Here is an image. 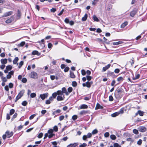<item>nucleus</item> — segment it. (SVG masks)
Here are the masks:
<instances>
[{
  "label": "nucleus",
  "mask_w": 147,
  "mask_h": 147,
  "mask_svg": "<svg viewBox=\"0 0 147 147\" xmlns=\"http://www.w3.org/2000/svg\"><path fill=\"white\" fill-rule=\"evenodd\" d=\"M56 93L57 95H58V96H59V95L62 96L63 95L62 91L61 90H58L57 91Z\"/></svg>",
  "instance_id": "obj_27"
},
{
  "label": "nucleus",
  "mask_w": 147,
  "mask_h": 147,
  "mask_svg": "<svg viewBox=\"0 0 147 147\" xmlns=\"http://www.w3.org/2000/svg\"><path fill=\"white\" fill-rule=\"evenodd\" d=\"M115 83H116V81H115V80H113L112 81V82L111 83V86H116L117 84H116L115 85Z\"/></svg>",
  "instance_id": "obj_32"
},
{
  "label": "nucleus",
  "mask_w": 147,
  "mask_h": 147,
  "mask_svg": "<svg viewBox=\"0 0 147 147\" xmlns=\"http://www.w3.org/2000/svg\"><path fill=\"white\" fill-rule=\"evenodd\" d=\"M36 115L35 114H33L31 115L29 117V119L30 120H31L33 119V118L36 116Z\"/></svg>",
  "instance_id": "obj_57"
},
{
  "label": "nucleus",
  "mask_w": 147,
  "mask_h": 147,
  "mask_svg": "<svg viewBox=\"0 0 147 147\" xmlns=\"http://www.w3.org/2000/svg\"><path fill=\"white\" fill-rule=\"evenodd\" d=\"M107 74L110 76H113L114 75V72L109 71L107 72Z\"/></svg>",
  "instance_id": "obj_36"
},
{
  "label": "nucleus",
  "mask_w": 147,
  "mask_h": 147,
  "mask_svg": "<svg viewBox=\"0 0 147 147\" xmlns=\"http://www.w3.org/2000/svg\"><path fill=\"white\" fill-rule=\"evenodd\" d=\"M73 90V88L71 87H69L67 89L68 92V93H71V92Z\"/></svg>",
  "instance_id": "obj_42"
},
{
  "label": "nucleus",
  "mask_w": 147,
  "mask_h": 147,
  "mask_svg": "<svg viewBox=\"0 0 147 147\" xmlns=\"http://www.w3.org/2000/svg\"><path fill=\"white\" fill-rule=\"evenodd\" d=\"M78 143H75L74 144H71L68 145L67 147H76V146L78 145Z\"/></svg>",
  "instance_id": "obj_17"
},
{
  "label": "nucleus",
  "mask_w": 147,
  "mask_h": 147,
  "mask_svg": "<svg viewBox=\"0 0 147 147\" xmlns=\"http://www.w3.org/2000/svg\"><path fill=\"white\" fill-rule=\"evenodd\" d=\"M47 132L49 134H53V130L52 129H50L48 130Z\"/></svg>",
  "instance_id": "obj_38"
},
{
  "label": "nucleus",
  "mask_w": 147,
  "mask_h": 147,
  "mask_svg": "<svg viewBox=\"0 0 147 147\" xmlns=\"http://www.w3.org/2000/svg\"><path fill=\"white\" fill-rule=\"evenodd\" d=\"M51 103V101L49 100L48 99L46 100L45 104L47 105H49Z\"/></svg>",
  "instance_id": "obj_64"
},
{
  "label": "nucleus",
  "mask_w": 147,
  "mask_h": 147,
  "mask_svg": "<svg viewBox=\"0 0 147 147\" xmlns=\"http://www.w3.org/2000/svg\"><path fill=\"white\" fill-rule=\"evenodd\" d=\"M59 119L60 121H61L64 119V116L63 115H61L59 117Z\"/></svg>",
  "instance_id": "obj_58"
},
{
  "label": "nucleus",
  "mask_w": 147,
  "mask_h": 147,
  "mask_svg": "<svg viewBox=\"0 0 147 147\" xmlns=\"http://www.w3.org/2000/svg\"><path fill=\"white\" fill-rule=\"evenodd\" d=\"M144 112L140 110H138V112L135 114V115L137 116L138 114L140 116H142L144 115Z\"/></svg>",
  "instance_id": "obj_11"
},
{
  "label": "nucleus",
  "mask_w": 147,
  "mask_h": 147,
  "mask_svg": "<svg viewBox=\"0 0 147 147\" xmlns=\"http://www.w3.org/2000/svg\"><path fill=\"white\" fill-rule=\"evenodd\" d=\"M133 132L134 134L137 135L139 133L138 131L136 129H134L133 130Z\"/></svg>",
  "instance_id": "obj_45"
},
{
  "label": "nucleus",
  "mask_w": 147,
  "mask_h": 147,
  "mask_svg": "<svg viewBox=\"0 0 147 147\" xmlns=\"http://www.w3.org/2000/svg\"><path fill=\"white\" fill-rule=\"evenodd\" d=\"M98 1L99 0H94L92 1V4L93 5H95Z\"/></svg>",
  "instance_id": "obj_51"
},
{
  "label": "nucleus",
  "mask_w": 147,
  "mask_h": 147,
  "mask_svg": "<svg viewBox=\"0 0 147 147\" xmlns=\"http://www.w3.org/2000/svg\"><path fill=\"white\" fill-rule=\"evenodd\" d=\"M86 78L87 80L88 81H90L92 78V77L90 76H87Z\"/></svg>",
  "instance_id": "obj_54"
},
{
  "label": "nucleus",
  "mask_w": 147,
  "mask_h": 147,
  "mask_svg": "<svg viewBox=\"0 0 147 147\" xmlns=\"http://www.w3.org/2000/svg\"><path fill=\"white\" fill-rule=\"evenodd\" d=\"M111 65L110 64H108L107 65L103 67L102 70L103 71H105L109 69Z\"/></svg>",
  "instance_id": "obj_13"
},
{
  "label": "nucleus",
  "mask_w": 147,
  "mask_h": 147,
  "mask_svg": "<svg viewBox=\"0 0 147 147\" xmlns=\"http://www.w3.org/2000/svg\"><path fill=\"white\" fill-rule=\"evenodd\" d=\"M24 92V90H22L20 92L16 98V100L15 101V102H16L19 99L21 98V97L23 95Z\"/></svg>",
  "instance_id": "obj_2"
},
{
  "label": "nucleus",
  "mask_w": 147,
  "mask_h": 147,
  "mask_svg": "<svg viewBox=\"0 0 147 147\" xmlns=\"http://www.w3.org/2000/svg\"><path fill=\"white\" fill-rule=\"evenodd\" d=\"M138 10L136 8H134L131 11L130 13V16L132 17L134 16L136 13H137Z\"/></svg>",
  "instance_id": "obj_5"
},
{
  "label": "nucleus",
  "mask_w": 147,
  "mask_h": 147,
  "mask_svg": "<svg viewBox=\"0 0 147 147\" xmlns=\"http://www.w3.org/2000/svg\"><path fill=\"white\" fill-rule=\"evenodd\" d=\"M70 77L71 78H74L76 77V76L74 75L73 72L71 71H70Z\"/></svg>",
  "instance_id": "obj_18"
},
{
  "label": "nucleus",
  "mask_w": 147,
  "mask_h": 147,
  "mask_svg": "<svg viewBox=\"0 0 147 147\" xmlns=\"http://www.w3.org/2000/svg\"><path fill=\"white\" fill-rule=\"evenodd\" d=\"M22 104L23 106H25L27 105V103L26 101L25 100L22 102Z\"/></svg>",
  "instance_id": "obj_53"
},
{
  "label": "nucleus",
  "mask_w": 147,
  "mask_h": 147,
  "mask_svg": "<svg viewBox=\"0 0 147 147\" xmlns=\"http://www.w3.org/2000/svg\"><path fill=\"white\" fill-rule=\"evenodd\" d=\"M15 112V110L13 109H12L10 110L9 112V115H13Z\"/></svg>",
  "instance_id": "obj_39"
},
{
  "label": "nucleus",
  "mask_w": 147,
  "mask_h": 147,
  "mask_svg": "<svg viewBox=\"0 0 147 147\" xmlns=\"http://www.w3.org/2000/svg\"><path fill=\"white\" fill-rule=\"evenodd\" d=\"M27 81V79L25 78H23L22 80V82L23 83H26Z\"/></svg>",
  "instance_id": "obj_44"
},
{
  "label": "nucleus",
  "mask_w": 147,
  "mask_h": 147,
  "mask_svg": "<svg viewBox=\"0 0 147 147\" xmlns=\"http://www.w3.org/2000/svg\"><path fill=\"white\" fill-rule=\"evenodd\" d=\"M25 44V42L24 41H22L18 45L19 46L23 47Z\"/></svg>",
  "instance_id": "obj_40"
},
{
  "label": "nucleus",
  "mask_w": 147,
  "mask_h": 147,
  "mask_svg": "<svg viewBox=\"0 0 147 147\" xmlns=\"http://www.w3.org/2000/svg\"><path fill=\"white\" fill-rule=\"evenodd\" d=\"M109 136V134L108 132H106L105 133L104 136L105 137L107 138Z\"/></svg>",
  "instance_id": "obj_61"
},
{
  "label": "nucleus",
  "mask_w": 147,
  "mask_h": 147,
  "mask_svg": "<svg viewBox=\"0 0 147 147\" xmlns=\"http://www.w3.org/2000/svg\"><path fill=\"white\" fill-rule=\"evenodd\" d=\"M61 90V91L63 94L64 93H65L66 95L67 96L69 95V93L67 92V89L65 87H64L62 88Z\"/></svg>",
  "instance_id": "obj_9"
},
{
  "label": "nucleus",
  "mask_w": 147,
  "mask_h": 147,
  "mask_svg": "<svg viewBox=\"0 0 147 147\" xmlns=\"http://www.w3.org/2000/svg\"><path fill=\"white\" fill-rule=\"evenodd\" d=\"M93 19L94 21L97 22H98L99 21L98 18L95 15H94L93 16Z\"/></svg>",
  "instance_id": "obj_30"
},
{
  "label": "nucleus",
  "mask_w": 147,
  "mask_h": 147,
  "mask_svg": "<svg viewBox=\"0 0 147 147\" xmlns=\"http://www.w3.org/2000/svg\"><path fill=\"white\" fill-rule=\"evenodd\" d=\"M90 112L89 111L83 110L81 111L80 113V115H85L86 114L89 113Z\"/></svg>",
  "instance_id": "obj_12"
},
{
  "label": "nucleus",
  "mask_w": 147,
  "mask_h": 147,
  "mask_svg": "<svg viewBox=\"0 0 147 147\" xmlns=\"http://www.w3.org/2000/svg\"><path fill=\"white\" fill-rule=\"evenodd\" d=\"M57 95V94L56 92H55L53 93L52 94V96L54 98H55L56 97Z\"/></svg>",
  "instance_id": "obj_55"
},
{
  "label": "nucleus",
  "mask_w": 147,
  "mask_h": 147,
  "mask_svg": "<svg viewBox=\"0 0 147 147\" xmlns=\"http://www.w3.org/2000/svg\"><path fill=\"white\" fill-rule=\"evenodd\" d=\"M88 108V106L85 104H83L81 105L80 106V109H86Z\"/></svg>",
  "instance_id": "obj_20"
},
{
  "label": "nucleus",
  "mask_w": 147,
  "mask_h": 147,
  "mask_svg": "<svg viewBox=\"0 0 147 147\" xmlns=\"http://www.w3.org/2000/svg\"><path fill=\"white\" fill-rule=\"evenodd\" d=\"M13 18L12 17H11L10 18L8 19L5 21V22L7 24H9L11 23L12 21Z\"/></svg>",
  "instance_id": "obj_22"
},
{
  "label": "nucleus",
  "mask_w": 147,
  "mask_h": 147,
  "mask_svg": "<svg viewBox=\"0 0 147 147\" xmlns=\"http://www.w3.org/2000/svg\"><path fill=\"white\" fill-rule=\"evenodd\" d=\"M78 118V116L76 115H74L72 116V119L74 120H75Z\"/></svg>",
  "instance_id": "obj_49"
},
{
  "label": "nucleus",
  "mask_w": 147,
  "mask_h": 147,
  "mask_svg": "<svg viewBox=\"0 0 147 147\" xmlns=\"http://www.w3.org/2000/svg\"><path fill=\"white\" fill-rule=\"evenodd\" d=\"M119 115V113L118 112H116L111 114V116L113 117H115Z\"/></svg>",
  "instance_id": "obj_26"
},
{
  "label": "nucleus",
  "mask_w": 147,
  "mask_h": 147,
  "mask_svg": "<svg viewBox=\"0 0 147 147\" xmlns=\"http://www.w3.org/2000/svg\"><path fill=\"white\" fill-rule=\"evenodd\" d=\"M53 131H54L55 132H57L58 130V127L57 126L55 125V126L53 128Z\"/></svg>",
  "instance_id": "obj_41"
},
{
  "label": "nucleus",
  "mask_w": 147,
  "mask_h": 147,
  "mask_svg": "<svg viewBox=\"0 0 147 147\" xmlns=\"http://www.w3.org/2000/svg\"><path fill=\"white\" fill-rule=\"evenodd\" d=\"M120 69L118 68H117L115 69L114 72L115 73L118 74L120 72Z\"/></svg>",
  "instance_id": "obj_60"
},
{
  "label": "nucleus",
  "mask_w": 147,
  "mask_h": 147,
  "mask_svg": "<svg viewBox=\"0 0 147 147\" xmlns=\"http://www.w3.org/2000/svg\"><path fill=\"white\" fill-rule=\"evenodd\" d=\"M128 24V22L127 21H125L123 23H122L121 26V28H124Z\"/></svg>",
  "instance_id": "obj_19"
},
{
  "label": "nucleus",
  "mask_w": 147,
  "mask_h": 147,
  "mask_svg": "<svg viewBox=\"0 0 147 147\" xmlns=\"http://www.w3.org/2000/svg\"><path fill=\"white\" fill-rule=\"evenodd\" d=\"M5 134L7 135V137L9 138L13 135V133L12 132H10L9 131H7L6 132Z\"/></svg>",
  "instance_id": "obj_8"
},
{
  "label": "nucleus",
  "mask_w": 147,
  "mask_h": 147,
  "mask_svg": "<svg viewBox=\"0 0 147 147\" xmlns=\"http://www.w3.org/2000/svg\"><path fill=\"white\" fill-rule=\"evenodd\" d=\"M48 96V93H46L42 94H40V97L41 98L42 100H44L45 98L47 97Z\"/></svg>",
  "instance_id": "obj_6"
},
{
  "label": "nucleus",
  "mask_w": 147,
  "mask_h": 147,
  "mask_svg": "<svg viewBox=\"0 0 147 147\" xmlns=\"http://www.w3.org/2000/svg\"><path fill=\"white\" fill-rule=\"evenodd\" d=\"M138 129L140 131L142 132H145L146 131V128L144 126L139 127L138 128Z\"/></svg>",
  "instance_id": "obj_7"
},
{
  "label": "nucleus",
  "mask_w": 147,
  "mask_h": 147,
  "mask_svg": "<svg viewBox=\"0 0 147 147\" xmlns=\"http://www.w3.org/2000/svg\"><path fill=\"white\" fill-rule=\"evenodd\" d=\"M12 68V66L11 65H7L6 67V69H7L8 71L11 70Z\"/></svg>",
  "instance_id": "obj_31"
},
{
  "label": "nucleus",
  "mask_w": 147,
  "mask_h": 147,
  "mask_svg": "<svg viewBox=\"0 0 147 147\" xmlns=\"http://www.w3.org/2000/svg\"><path fill=\"white\" fill-rule=\"evenodd\" d=\"M24 64V62L23 61H21L20 63H19V65L18 66V68H20Z\"/></svg>",
  "instance_id": "obj_37"
},
{
  "label": "nucleus",
  "mask_w": 147,
  "mask_h": 147,
  "mask_svg": "<svg viewBox=\"0 0 147 147\" xmlns=\"http://www.w3.org/2000/svg\"><path fill=\"white\" fill-rule=\"evenodd\" d=\"M109 100L110 101H112L113 100V98L112 96L110 95L109 96Z\"/></svg>",
  "instance_id": "obj_63"
},
{
  "label": "nucleus",
  "mask_w": 147,
  "mask_h": 147,
  "mask_svg": "<svg viewBox=\"0 0 147 147\" xmlns=\"http://www.w3.org/2000/svg\"><path fill=\"white\" fill-rule=\"evenodd\" d=\"M81 72L82 76L85 75L86 72L84 69H82L81 71Z\"/></svg>",
  "instance_id": "obj_48"
},
{
  "label": "nucleus",
  "mask_w": 147,
  "mask_h": 147,
  "mask_svg": "<svg viewBox=\"0 0 147 147\" xmlns=\"http://www.w3.org/2000/svg\"><path fill=\"white\" fill-rule=\"evenodd\" d=\"M19 60V59L18 57H16L13 61V63L14 64H16L17 63L18 61Z\"/></svg>",
  "instance_id": "obj_25"
},
{
  "label": "nucleus",
  "mask_w": 147,
  "mask_h": 147,
  "mask_svg": "<svg viewBox=\"0 0 147 147\" xmlns=\"http://www.w3.org/2000/svg\"><path fill=\"white\" fill-rule=\"evenodd\" d=\"M98 131L97 129H95L93 130L92 132V134L93 135L95 134L98 133Z\"/></svg>",
  "instance_id": "obj_34"
},
{
  "label": "nucleus",
  "mask_w": 147,
  "mask_h": 147,
  "mask_svg": "<svg viewBox=\"0 0 147 147\" xmlns=\"http://www.w3.org/2000/svg\"><path fill=\"white\" fill-rule=\"evenodd\" d=\"M29 76L31 78H38V75L37 73L34 71H32L29 75Z\"/></svg>",
  "instance_id": "obj_3"
},
{
  "label": "nucleus",
  "mask_w": 147,
  "mask_h": 147,
  "mask_svg": "<svg viewBox=\"0 0 147 147\" xmlns=\"http://www.w3.org/2000/svg\"><path fill=\"white\" fill-rule=\"evenodd\" d=\"M113 146L114 147H121V146L119 144L117 143H115L113 144Z\"/></svg>",
  "instance_id": "obj_47"
},
{
  "label": "nucleus",
  "mask_w": 147,
  "mask_h": 147,
  "mask_svg": "<svg viewBox=\"0 0 147 147\" xmlns=\"http://www.w3.org/2000/svg\"><path fill=\"white\" fill-rule=\"evenodd\" d=\"M86 136L88 138H90L92 136V134L91 133H88L87 135H86Z\"/></svg>",
  "instance_id": "obj_50"
},
{
  "label": "nucleus",
  "mask_w": 147,
  "mask_h": 147,
  "mask_svg": "<svg viewBox=\"0 0 147 147\" xmlns=\"http://www.w3.org/2000/svg\"><path fill=\"white\" fill-rule=\"evenodd\" d=\"M69 69V68L68 67H66L64 69V72H68Z\"/></svg>",
  "instance_id": "obj_56"
},
{
  "label": "nucleus",
  "mask_w": 147,
  "mask_h": 147,
  "mask_svg": "<svg viewBox=\"0 0 147 147\" xmlns=\"http://www.w3.org/2000/svg\"><path fill=\"white\" fill-rule=\"evenodd\" d=\"M7 59H1V61L2 64H5L7 62Z\"/></svg>",
  "instance_id": "obj_21"
},
{
  "label": "nucleus",
  "mask_w": 147,
  "mask_h": 147,
  "mask_svg": "<svg viewBox=\"0 0 147 147\" xmlns=\"http://www.w3.org/2000/svg\"><path fill=\"white\" fill-rule=\"evenodd\" d=\"M43 136V134L41 132L40 133L38 136V137L39 138H40L42 137Z\"/></svg>",
  "instance_id": "obj_62"
},
{
  "label": "nucleus",
  "mask_w": 147,
  "mask_h": 147,
  "mask_svg": "<svg viewBox=\"0 0 147 147\" xmlns=\"http://www.w3.org/2000/svg\"><path fill=\"white\" fill-rule=\"evenodd\" d=\"M124 108H122L118 112L119 113V115L120 114H123L124 113Z\"/></svg>",
  "instance_id": "obj_29"
},
{
  "label": "nucleus",
  "mask_w": 147,
  "mask_h": 147,
  "mask_svg": "<svg viewBox=\"0 0 147 147\" xmlns=\"http://www.w3.org/2000/svg\"><path fill=\"white\" fill-rule=\"evenodd\" d=\"M30 96L31 98H33L36 97V94L35 93H32L30 94Z\"/></svg>",
  "instance_id": "obj_46"
},
{
  "label": "nucleus",
  "mask_w": 147,
  "mask_h": 147,
  "mask_svg": "<svg viewBox=\"0 0 147 147\" xmlns=\"http://www.w3.org/2000/svg\"><path fill=\"white\" fill-rule=\"evenodd\" d=\"M13 13V11H10L6 12L4 13L3 17H6L8 16H10Z\"/></svg>",
  "instance_id": "obj_15"
},
{
  "label": "nucleus",
  "mask_w": 147,
  "mask_h": 147,
  "mask_svg": "<svg viewBox=\"0 0 147 147\" xmlns=\"http://www.w3.org/2000/svg\"><path fill=\"white\" fill-rule=\"evenodd\" d=\"M87 146V144L86 143H83L80 145L79 147H85Z\"/></svg>",
  "instance_id": "obj_52"
},
{
  "label": "nucleus",
  "mask_w": 147,
  "mask_h": 147,
  "mask_svg": "<svg viewBox=\"0 0 147 147\" xmlns=\"http://www.w3.org/2000/svg\"><path fill=\"white\" fill-rule=\"evenodd\" d=\"M142 143V140L141 139H139L138 141L137 144H138L139 145H141Z\"/></svg>",
  "instance_id": "obj_59"
},
{
  "label": "nucleus",
  "mask_w": 147,
  "mask_h": 147,
  "mask_svg": "<svg viewBox=\"0 0 147 147\" xmlns=\"http://www.w3.org/2000/svg\"><path fill=\"white\" fill-rule=\"evenodd\" d=\"M123 80V79L122 77L120 76L117 79V81L118 82V83L117 84H120Z\"/></svg>",
  "instance_id": "obj_16"
},
{
  "label": "nucleus",
  "mask_w": 147,
  "mask_h": 147,
  "mask_svg": "<svg viewBox=\"0 0 147 147\" xmlns=\"http://www.w3.org/2000/svg\"><path fill=\"white\" fill-rule=\"evenodd\" d=\"M140 77V75L139 74H137L135 78H133V79L134 80H135L137 79H138Z\"/></svg>",
  "instance_id": "obj_35"
},
{
  "label": "nucleus",
  "mask_w": 147,
  "mask_h": 147,
  "mask_svg": "<svg viewBox=\"0 0 147 147\" xmlns=\"http://www.w3.org/2000/svg\"><path fill=\"white\" fill-rule=\"evenodd\" d=\"M123 43V42L119 41L117 42H113L112 44L114 45H118Z\"/></svg>",
  "instance_id": "obj_23"
},
{
  "label": "nucleus",
  "mask_w": 147,
  "mask_h": 147,
  "mask_svg": "<svg viewBox=\"0 0 147 147\" xmlns=\"http://www.w3.org/2000/svg\"><path fill=\"white\" fill-rule=\"evenodd\" d=\"M103 108V106H101L98 103H97L95 108V109L96 110L99 109H102Z\"/></svg>",
  "instance_id": "obj_14"
},
{
  "label": "nucleus",
  "mask_w": 147,
  "mask_h": 147,
  "mask_svg": "<svg viewBox=\"0 0 147 147\" xmlns=\"http://www.w3.org/2000/svg\"><path fill=\"white\" fill-rule=\"evenodd\" d=\"M64 95H63V96H58L57 97V100L58 101H62L64 100L65 98Z\"/></svg>",
  "instance_id": "obj_10"
},
{
  "label": "nucleus",
  "mask_w": 147,
  "mask_h": 147,
  "mask_svg": "<svg viewBox=\"0 0 147 147\" xmlns=\"http://www.w3.org/2000/svg\"><path fill=\"white\" fill-rule=\"evenodd\" d=\"M124 92L121 88H117L115 91L114 95L115 97L117 99L121 98L124 94Z\"/></svg>",
  "instance_id": "obj_1"
},
{
  "label": "nucleus",
  "mask_w": 147,
  "mask_h": 147,
  "mask_svg": "<svg viewBox=\"0 0 147 147\" xmlns=\"http://www.w3.org/2000/svg\"><path fill=\"white\" fill-rule=\"evenodd\" d=\"M77 84L76 82L73 81L72 82V86L74 87H76L77 86Z\"/></svg>",
  "instance_id": "obj_43"
},
{
  "label": "nucleus",
  "mask_w": 147,
  "mask_h": 147,
  "mask_svg": "<svg viewBox=\"0 0 147 147\" xmlns=\"http://www.w3.org/2000/svg\"><path fill=\"white\" fill-rule=\"evenodd\" d=\"M93 84V82L91 81L89 82V81L87 82L86 83H84L82 84V86L83 87L86 86L88 88H90L91 87V85Z\"/></svg>",
  "instance_id": "obj_4"
},
{
  "label": "nucleus",
  "mask_w": 147,
  "mask_h": 147,
  "mask_svg": "<svg viewBox=\"0 0 147 147\" xmlns=\"http://www.w3.org/2000/svg\"><path fill=\"white\" fill-rule=\"evenodd\" d=\"M32 55H38V52L37 51H33L32 53Z\"/></svg>",
  "instance_id": "obj_28"
},
{
  "label": "nucleus",
  "mask_w": 147,
  "mask_h": 147,
  "mask_svg": "<svg viewBox=\"0 0 147 147\" xmlns=\"http://www.w3.org/2000/svg\"><path fill=\"white\" fill-rule=\"evenodd\" d=\"M110 138L112 140H115L116 139V136L113 134L111 135L110 136Z\"/></svg>",
  "instance_id": "obj_33"
},
{
  "label": "nucleus",
  "mask_w": 147,
  "mask_h": 147,
  "mask_svg": "<svg viewBox=\"0 0 147 147\" xmlns=\"http://www.w3.org/2000/svg\"><path fill=\"white\" fill-rule=\"evenodd\" d=\"M88 17V15L87 13H85L84 16L82 18V20L83 21H86Z\"/></svg>",
  "instance_id": "obj_24"
}]
</instances>
